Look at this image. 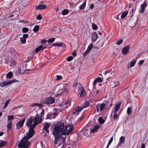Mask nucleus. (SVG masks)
<instances>
[{
	"mask_svg": "<svg viewBox=\"0 0 148 148\" xmlns=\"http://www.w3.org/2000/svg\"><path fill=\"white\" fill-rule=\"evenodd\" d=\"M73 126L69 125L65 126L64 123L60 121L56 124L53 127L52 134L55 137L54 144L56 148H64V144L65 141V137L63 135L68 136L72 132Z\"/></svg>",
	"mask_w": 148,
	"mask_h": 148,
	"instance_id": "obj_1",
	"label": "nucleus"
},
{
	"mask_svg": "<svg viewBox=\"0 0 148 148\" xmlns=\"http://www.w3.org/2000/svg\"><path fill=\"white\" fill-rule=\"evenodd\" d=\"M41 122L40 117L36 115L35 117H30L26 122L27 126L29 127L28 132L26 134L27 136L24 137L18 144V147L21 148H28L30 143L28 141V140L31 138L34 133V128L37 124Z\"/></svg>",
	"mask_w": 148,
	"mask_h": 148,
	"instance_id": "obj_2",
	"label": "nucleus"
},
{
	"mask_svg": "<svg viewBox=\"0 0 148 148\" xmlns=\"http://www.w3.org/2000/svg\"><path fill=\"white\" fill-rule=\"evenodd\" d=\"M97 111L98 113L99 110H100V113H98L96 115L97 117H99L98 121L99 124L94 126L93 127L91 128L90 130L88 126H86L82 130V131L84 134V136L86 137H88L90 136L91 132L94 133L97 131V130L100 128L101 125L102 124V117L100 116L101 114L102 111V104H98L96 106Z\"/></svg>",
	"mask_w": 148,
	"mask_h": 148,
	"instance_id": "obj_3",
	"label": "nucleus"
},
{
	"mask_svg": "<svg viewBox=\"0 0 148 148\" xmlns=\"http://www.w3.org/2000/svg\"><path fill=\"white\" fill-rule=\"evenodd\" d=\"M89 105V103L88 101L85 102L84 105L82 106L78 107L75 109V111H73V113L74 114L76 115H77L79 114V113L84 108L88 107Z\"/></svg>",
	"mask_w": 148,
	"mask_h": 148,
	"instance_id": "obj_4",
	"label": "nucleus"
},
{
	"mask_svg": "<svg viewBox=\"0 0 148 148\" xmlns=\"http://www.w3.org/2000/svg\"><path fill=\"white\" fill-rule=\"evenodd\" d=\"M55 101V99L51 96H50L45 98L43 102L44 103L47 104L49 105L50 104L53 103Z\"/></svg>",
	"mask_w": 148,
	"mask_h": 148,
	"instance_id": "obj_5",
	"label": "nucleus"
},
{
	"mask_svg": "<svg viewBox=\"0 0 148 148\" xmlns=\"http://www.w3.org/2000/svg\"><path fill=\"white\" fill-rule=\"evenodd\" d=\"M16 80H10L8 81H4L0 83V85L1 87H3L5 86H8L9 85H10L11 84L15 82Z\"/></svg>",
	"mask_w": 148,
	"mask_h": 148,
	"instance_id": "obj_6",
	"label": "nucleus"
},
{
	"mask_svg": "<svg viewBox=\"0 0 148 148\" xmlns=\"http://www.w3.org/2000/svg\"><path fill=\"white\" fill-rule=\"evenodd\" d=\"M130 48V45H128L124 47L121 51L122 53L125 55L127 54L129 52Z\"/></svg>",
	"mask_w": 148,
	"mask_h": 148,
	"instance_id": "obj_7",
	"label": "nucleus"
},
{
	"mask_svg": "<svg viewBox=\"0 0 148 148\" xmlns=\"http://www.w3.org/2000/svg\"><path fill=\"white\" fill-rule=\"evenodd\" d=\"M78 93L80 94V96L82 97L86 95V92L83 87L81 86L79 88Z\"/></svg>",
	"mask_w": 148,
	"mask_h": 148,
	"instance_id": "obj_8",
	"label": "nucleus"
},
{
	"mask_svg": "<svg viewBox=\"0 0 148 148\" xmlns=\"http://www.w3.org/2000/svg\"><path fill=\"white\" fill-rule=\"evenodd\" d=\"M25 119L24 118L21 121H20L18 122L16 125V129H18L21 127L23 124L25 122Z\"/></svg>",
	"mask_w": 148,
	"mask_h": 148,
	"instance_id": "obj_9",
	"label": "nucleus"
},
{
	"mask_svg": "<svg viewBox=\"0 0 148 148\" xmlns=\"http://www.w3.org/2000/svg\"><path fill=\"white\" fill-rule=\"evenodd\" d=\"M51 123H50L46 122L45 123V124L43 127V129L45 130L48 133H49V130H48V129Z\"/></svg>",
	"mask_w": 148,
	"mask_h": 148,
	"instance_id": "obj_10",
	"label": "nucleus"
},
{
	"mask_svg": "<svg viewBox=\"0 0 148 148\" xmlns=\"http://www.w3.org/2000/svg\"><path fill=\"white\" fill-rule=\"evenodd\" d=\"M147 4L145 2H144L143 3L141 4L140 5V9L141 11L140 12L142 14H143L144 12L145 8L147 7Z\"/></svg>",
	"mask_w": 148,
	"mask_h": 148,
	"instance_id": "obj_11",
	"label": "nucleus"
},
{
	"mask_svg": "<svg viewBox=\"0 0 148 148\" xmlns=\"http://www.w3.org/2000/svg\"><path fill=\"white\" fill-rule=\"evenodd\" d=\"M46 8V6L45 4L39 5L35 6V9L36 10L45 9Z\"/></svg>",
	"mask_w": 148,
	"mask_h": 148,
	"instance_id": "obj_12",
	"label": "nucleus"
},
{
	"mask_svg": "<svg viewBox=\"0 0 148 148\" xmlns=\"http://www.w3.org/2000/svg\"><path fill=\"white\" fill-rule=\"evenodd\" d=\"M121 102H119L116 104L114 108V111L115 112H117L119 110L121 105Z\"/></svg>",
	"mask_w": 148,
	"mask_h": 148,
	"instance_id": "obj_13",
	"label": "nucleus"
},
{
	"mask_svg": "<svg viewBox=\"0 0 148 148\" xmlns=\"http://www.w3.org/2000/svg\"><path fill=\"white\" fill-rule=\"evenodd\" d=\"M93 45L92 43H91L88 46L87 50L85 51L84 53V55H86L93 48Z\"/></svg>",
	"mask_w": 148,
	"mask_h": 148,
	"instance_id": "obj_14",
	"label": "nucleus"
},
{
	"mask_svg": "<svg viewBox=\"0 0 148 148\" xmlns=\"http://www.w3.org/2000/svg\"><path fill=\"white\" fill-rule=\"evenodd\" d=\"M29 106L30 107L37 106L40 108L42 107V104L36 103H31L29 105Z\"/></svg>",
	"mask_w": 148,
	"mask_h": 148,
	"instance_id": "obj_15",
	"label": "nucleus"
},
{
	"mask_svg": "<svg viewBox=\"0 0 148 148\" xmlns=\"http://www.w3.org/2000/svg\"><path fill=\"white\" fill-rule=\"evenodd\" d=\"M120 142L118 143V145L120 146L122 143H124L125 142V137L121 136L119 139Z\"/></svg>",
	"mask_w": 148,
	"mask_h": 148,
	"instance_id": "obj_16",
	"label": "nucleus"
},
{
	"mask_svg": "<svg viewBox=\"0 0 148 148\" xmlns=\"http://www.w3.org/2000/svg\"><path fill=\"white\" fill-rule=\"evenodd\" d=\"M97 38V35L96 32H94L92 34V41L95 42Z\"/></svg>",
	"mask_w": 148,
	"mask_h": 148,
	"instance_id": "obj_17",
	"label": "nucleus"
},
{
	"mask_svg": "<svg viewBox=\"0 0 148 148\" xmlns=\"http://www.w3.org/2000/svg\"><path fill=\"white\" fill-rule=\"evenodd\" d=\"M104 74L107 76V78H109L111 77L112 73L110 70L107 71L105 72Z\"/></svg>",
	"mask_w": 148,
	"mask_h": 148,
	"instance_id": "obj_18",
	"label": "nucleus"
},
{
	"mask_svg": "<svg viewBox=\"0 0 148 148\" xmlns=\"http://www.w3.org/2000/svg\"><path fill=\"white\" fill-rule=\"evenodd\" d=\"M101 81L102 79L100 77H98L96 78L94 80L93 85H94V86H95L97 83L101 82Z\"/></svg>",
	"mask_w": 148,
	"mask_h": 148,
	"instance_id": "obj_19",
	"label": "nucleus"
},
{
	"mask_svg": "<svg viewBox=\"0 0 148 148\" xmlns=\"http://www.w3.org/2000/svg\"><path fill=\"white\" fill-rule=\"evenodd\" d=\"M44 49V48H43V46L41 45L36 49L35 52L37 53L40 50H43Z\"/></svg>",
	"mask_w": 148,
	"mask_h": 148,
	"instance_id": "obj_20",
	"label": "nucleus"
},
{
	"mask_svg": "<svg viewBox=\"0 0 148 148\" xmlns=\"http://www.w3.org/2000/svg\"><path fill=\"white\" fill-rule=\"evenodd\" d=\"M128 12L127 11H125L123 12L121 16V18H125L127 15Z\"/></svg>",
	"mask_w": 148,
	"mask_h": 148,
	"instance_id": "obj_21",
	"label": "nucleus"
},
{
	"mask_svg": "<svg viewBox=\"0 0 148 148\" xmlns=\"http://www.w3.org/2000/svg\"><path fill=\"white\" fill-rule=\"evenodd\" d=\"M136 61V59H134L131 62L130 64V66L131 67L134 66L135 64Z\"/></svg>",
	"mask_w": 148,
	"mask_h": 148,
	"instance_id": "obj_22",
	"label": "nucleus"
},
{
	"mask_svg": "<svg viewBox=\"0 0 148 148\" xmlns=\"http://www.w3.org/2000/svg\"><path fill=\"white\" fill-rule=\"evenodd\" d=\"M12 123L11 121H10L8 122L7 125L8 130V131H10L11 130L12 128Z\"/></svg>",
	"mask_w": 148,
	"mask_h": 148,
	"instance_id": "obj_23",
	"label": "nucleus"
},
{
	"mask_svg": "<svg viewBox=\"0 0 148 148\" xmlns=\"http://www.w3.org/2000/svg\"><path fill=\"white\" fill-rule=\"evenodd\" d=\"M13 75V73L11 71H10L7 74L6 77L7 78H11L12 77Z\"/></svg>",
	"mask_w": 148,
	"mask_h": 148,
	"instance_id": "obj_24",
	"label": "nucleus"
},
{
	"mask_svg": "<svg viewBox=\"0 0 148 148\" xmlns=\"http://www.w3.org/2000/svg\"><path fill=\"white\" fill-rule=\"evenodd\" d=\"M109 106V103H102V110L105 108H108Z\"/></svg>",
	"mask_w": 148,
	"mask_h": 148,
	"instance_id": "obj_25",
	"label": "nucleus"
},
{
	"mask_svg": "<svg viewBox=\"0 0 148 148\" xmlns=\"http://www.w3.org/2000/svg\"><path fill=\"white\" fill-rule=\"evenodd\" d=\"M69 12V10H64L62 11L61 13L63 15L67 14Z\"/></svg>",
	"mask_w": 148,
	"mask_h": 148,
	"instance_id": "obj_26",
	"label": "nucleus"
},
{
	"mask_svg": "<svg viewBox=\"0 0 148 148\" xmlns=\"http://www.w3.org/2000/svg\"><path fill=\"white\" fill-rule=\"evenodd\" d=\"M86 0H85L83 4L79 7L80 9H83L85 8L86 5Z\"/></svg>",
	"mask_w": 148,
	"mask_h": 148,
	"instance_id": "obj_27",
	"label": "nucleus"
},
{
	"mask_svg": "<svg viewBox=\"0 0 148 148\" xmlns=\"http://www.w3.org/2000/svg\"><path fill=\"white\" fill-rule=\"evenodd\" d=\"M113 140V137H112L109 141L108 142V144L107 145V147L106 148H108L109 145H110V144H111L112 142V141Z\"/></svg>",
	"mask_w": 148,
	"mask_h": 148,
	"instance_id": "obj_28",
	"label": "nucleus"
},
{
	"mask_svg": "<svg viewBox=\"0 0 148 148\" xmlns=\"http://www.w3.org/2000/svg\"><path fill=\"white\" fill-rule=\"evenodd\" d=\"M39 27L38 25H36L33 28V31L34 32H36L38 31L39 30Z\"/></svg>",
	"mask_w": 148,
	"mask_h": 148,
	"instance_id": "obj_29",
	"label": "nucleus"
},
{
	"mask_svg": "<svg viewBox=\"0 0 148 148\" xmlns=\"http://www.w3.org/2000/svg\"><path fill=\"white\" fill-rule=\"evenodd\" d=\"M53 45L55 46L58 47H62V42H60L59 43H53Z\"/></svg>",
	"mask_w": 148,
	"mask_h": 148,
	"instance_id": "obj_30",
	"label": "nucleus"
},
{
	"mask_svg": "<svg viewBox=\"0 0 148 148\" xmlns=\"http://www.w3.org/2000/svg\"><path fill=\"white\" fill-rule=\"evenodd\" d=\"M123 41V40L122 39H120L117 40L116 42V44L117 45H119L122 44Z\"/></svg>",
	"mask_w": 148,
	"mask_h": 148,
	"instance_id": "obj_31",
	"label": "nucleus"
},
{
	"mask_svg": "<svg viewBox=\"0 0 148 148\" xmlns=\"http://www.w3.org/2000/svg\"><path fill=\"white\" fill-rule=\"evenodd\" d=\"M62 92H65L67 93L69 92V90L68 88H64L63 89H61Z\"/></svg>",
	"mask_w": 148,
	"mask_h": 148,
	"instance_id": "obj_32",
	"label": "nucleus"
},
{
	"mask_svg": "<svg viewBox=\"0 0 148 148\" xmlns=\"http://www.w3.org/2000/svg\"><path fill=\"white\" fill-rule=\"evenodd\" d=\"M6 144V142L5 141H2L0 143V147L5 146Z\"/></svg>",
	"mask_w": 148,
	"mask_h": 148,
	"instance_id": "obj_33",
	"label": "nucleus"
},
{
	"mask_svg": "<svg viewBox=\"0 0 148 148\" xmlns=\"http://www.w3.org/2000/svg\"><path fill=\"white\" fill-rule=\"evenodd\" d=\"M10 101V100L9 99H8V100H7L6 101V102L4 104V106L3 107V108L5 109L6 108V107L8 106V104L9 103Z\"/></svg>",
	"mask_w": 148,
	"mask_h": 148,
	"instance_id": "obj_34",
	"label": "nucleus"
},
{
	"mask_svg": "<svg viewBox=\"0 0 148 148\" xmlns=\"http://www.w3.org/2000/svg\"><path fill=\"white\" fill-rule=\"evenodd\" d=\"M131 107H128L127 110V113L128 115H130L131 114Z\"/></svg>",
	"mask_w": 148,
	"mask_h": 148,
	"instance_id": "obj_35",
	"label": "nucleus"
},
{
	"mask_svg": "<svg viewBox=\"0 0 148 148\" xmlns=\"http://www.w3.org/2000/svg\"><path fill=\"white\" fill-rule=\"evenodd\" d=\"M92 29L95 30H96L97 29L98 27L94 23L92 24Z\"/></svg>",
	"mask_w": 148,
	"mask_h": 148,
	"instance_id": "obj_36",
	"label": "nucleus"
},
{
	"mask_svg": "<svg viewBox=\"0 0 148 148\" xmlns=\"http://www.w3.org/2000/svg\"><path fill=\"white\" fill-rule=\"evenodd\" d=\"M29 29L27 27H24L22 29V32L23 33H26L28 31Z\"/></svg>",
	"mask_w": 148,
	"mask_h": 148,
	"instance_id": "obj_37",
	"label": "nucleus"
},
{
	"mask_svg": "<svg viewBox=\"0 0 148 148\" xmlns=\"http://www.w3.org/2000/svg\"><path fill=\"white\" fill-rule=\"evenodd\" d=\"M104 116H103V118H104V119H103L102 118V124L104 123L105 122V120L106 119L107 117V114H106L105 115H104Z\"/></svg>",
	"mask_w": 148,
	"mask_h": 148,
	"instance_id": "obj_38",
	"label": "nucleus"
},
{
	"mask_svg": "<svg viewBox=\"0 0 148 148\" xmlns=\"http://www.w3.org/2000/svg\"><path fill=\"white\" fill-rule=\"evenodd\" d=\"M14 119V116L12 115H11L10 116H8V121L13 119Z\"/></svg>",
	"mask_w": 148,
	"mask_h": 148,
	"instance_id": "obj_39",
	"label": "nucleus"
},
{
	"mask_svg": "<svg viewBox=\"0 0 148 148\" xmlns=\"http://www.w3.org/2000/svg\"><path fill=\"white\" fill-rule=\"evenodd\" d=\"M114 85L112 87V88H115L116 86H117L119 84V83L118 81H115L114 83Z\"/></svg>",
	"mask_w": 148,
	"mask_h": 148,
	"instance_id": "obj_40",
	"label": "nucleus"
},
{
	"mask_svg": "<svg viewBox=\"0 0 148 148\" xmlns=\"http://www.w3.org/2000/svg\"><path fill=\"white\" fill-rule=\"evenodd\" d=\"M73 57L72 56H69L67 58L66 60L67 61L69 62L73 60Z\"/></svg>",
	"mask_w": 148,
	"mask_h": 148,
	"instance_id": "obj_41",
	"label": "nucleus"
},
{
	"mask_svg": "<svg viewBox=\"0 0 148 148\" xmlns=\"http://www.w3.org/2000/svg\"><path fill=\"white\" fill-rule=\"evenodd\" d=\"M20 40L22 43L25 44L26 42V39L23 37H21L20 38Z\"/></svg>",
	"mask_w": 148,
	"mask_h": 148,
	"instance_id": "obj_42",
	"label": "nucleus"
},
{
	"mask_svg": "<svg viewBox=\"0 0 148 148\" xmlns=\"http://www.w3.org/2000/svg\"><path fill=\"white\" fill-rule=\"evenodd\" d=\"M56 77V80H57L61 79L62 78V76L60 75H57Z\"/></svg>",
	"mask_w": 148,
	"mask_h": 148,
	"instance_id": "obj_43",
	"label": "nucleus"
},
{
	"mask_svg": "<svg viewBox=\"0 0 148 148\" xmlns=\"http://www.w3.org/2000/svg\"><path fill=\"white\" fill-rule=\"evenodd\" d=\"M55 40V38H52L50 39H49L48 40L47 42L48 43H51L53 42Z\"/></svg>",
	"mask_w": 148,
	"mask_h": 148,
	"instance_id": "obj_44",
	"label": "nucleus"
},
{
	"mask_svg": "<svg viewBox=\"0 0 148 148\" xmlns=\"http://www.w3.org/2000/svg\"><path fill=\"white\" fill-rule=\"evenodd\" d=\"M21 68H19L18 69V70L17 71H16V73L17 75L19 74L21 72Z\"/></svg>",
	"mask_w": 148,
	"mask_h": 148,
	"instance_id": "obj_45",
	"label": "nucleus"
},
{
	"mask_svg": "<svg viewBox=\"0 0 148 148\" xmlns=\"http://www.w3.org/2000/svg\"><path fill=\"white\" fill-rule=\"evenodd\" d=\"M36 18L37 19H38L39 20H41L42 18V17L41 14H39L37 16Z\"/></svg>",
	"mask_w": 148,
	"mask_h": 148,
	"instance_id": "obj_46",
	"label": "nucleus"
},
{
	"mask_svg": "<svg viewBox=\"0 0 148 148\" xmlns=\"http://www.w3.org/2000/svg\"><path fill=\"white\" fill-rule=\"evenodd\" d=\"M71 100L70 99H67L66 102L64 103V104L65 105L67 104L70 105V103Z\"/></svg>",
	"mask_w": 148,
	"mask_h": 148,
	"instance_id": "obj_47",
	"label": "nucleus"
},
{
	"mask_svg": "<svg viewBox=\"0 0 148 148\" xmlns=\"http://www.w3.org/2000/svg\"><path fill=\"white\" fill-rule=\"evenodd\" d=\"M28 34H25L23 35L22 37L24 38L25 39H26V38L28 37Z\"/></svg>",
	"mask_w": 148,
	"mask_h": 148,
	"instance_id": "obj_48",
	"label": "nucleus"
},
{
	"mask_svg": "<svg viewBox=\"0 0 148 148\" xmlns=\"http://www.w3.org/2000/svg\"><path fill=\"white\" fill-rule=\"evenodd\" d=\"M116 113V112H114V114L113 116V118L114 119H116L118 117L117 114Z\"/></svg>",
	"mask_w": 148,
	"mask_h": 148,
	"instance_id": "obj_49",
	"label": "nucleus"
},
{
	"mask_svg": "<svg viewBox=\"0 0 148 148\" xmlns=\"http://www.w3.org/2000/svg\"><path fill=\"white\" fill-rule=\"evenodd\" d=\"M11 63L12 65L14 66H15L16 64V62L13 60H11Z\"/></svg>",
	"mask_w": 148,
	"mask_h": 148,
	"instance_id": "obj_50",
	"label": "nucleus"
},
{
	"mask_svg": "<svg viewBox=\"0 0 148 148\" xmlns=\"http://www.w3.org/2000/svg\"><path fill=\"white\" fill-rule=\"evenodd\" d=\"M144 60H141L139 61V64L140 65H142L144 62Z\"/></svg>",
	"mask_w": 148,
	"mask_h": 148,
	"instance_id": "obj_51",
	"label": "nucleus"
},
{
	"mask_svg": "<svg viewBox=\"0 0 148 148\" xmlns=\"http://www.w3.org/2000/svg\"><path fill=\"white\" fill-rule=\"evenodd\" d=\"M76 51L74 50L73 52L72 53V54L73 56H75L76 55Z\"/></svg>",
	"mask_w": 148,
	"mask_h": 148,
	"instance_id": "obj_52",
	"label": "nucleus"
},
{
	"mask_svg": "<svg viewBox=\"0 0 148 148\" xmlns=\"http://www.w3.org/2000/svg\"><path fill=\"white\" fill-rule=\"evenodd\" d=\"M46 42V40L44 39L42 40L41 41V42L42 43H43Z\"/></svg>",
	"mask_w": 148,
	"mask_h": 148,
	"instance_id": "obj_53",
	"label": "nucleus"
},
{
	"mask_svg": "<svg viewBox=\"0 0 148 148\" xmlns=\"http://www.w3.org/2000/svg\"><path fill=\"white\" fill-rule=\"evenodd\" d=\"M94 5L93 4H91L90 6V8L91 9H92L94 7Z\"/></svg>",
	"mask_w": 148,
	"mask_h": 148,
	"instance_id": "obj_54",
	"label": "nucleus"
},
{
	"mask_svg": "<svg viewBox=\"0 0 148 148\" xmlns=\"http://www.w3.org/2000/svg\"><path fill=\"white\" fill-rule=\"evenodd\" d=\"M77 84H78L77 82H75L73 84V86H77Z\"/></svg>",
	"mask_w": 148,
	"mask_h": 148,
	"instance_id": "obj_55",
	"label": "nucleus"
},
{
	"mask_svg": "<svg viewBox=\"0 0 148 148\" xmlns=\"http://www.w3.org/2000/svg\"><path fill=\"white\" fill-rule=\"evenodd\" d=\"M145 146L144 144H142L141 145V148H145Z\"/></svg>",
	"mask_w": 148,
	"mask_h": 148,
	"instance_id": "obj_56",
	"label": "nucleus"
},
{
	"mask_svg": "<svg viewBox=\"0 0 148 148\" xmlns=\"http://www.w3.org/2000/svg\"><path fill=\"white\" fill-rule=\"evenodd\" d=\"M55 10L56 11H57L59 10V8L58 7H56L55 8Z\"/></svg>",
	"mask_w": 148,
	"mask_h": 148,
	"instance_id": "obj_57",
	"label": "nucleus"
},
{
	"mask_svg": "<svg viewBox=\"0 0 148 148\" xmlns=\"http://www.w3.org/2000/svg\"><path fill=\"white\" fill-rule=\"evenodd\" d=\"M136 9V6L135 7V9H134L133 8L132 10V13H133V12H135V9Z\"/></svg>",
	"mask_w": 148,
	"mask_h": 148,
	"instance_id": "obj_58",
	"label": "nucleus"
},
{
	"mask_svg": "<svg viewBox=\"0 0 148 148\" xmlns=\"http://www.w3.org/2000/svg\"><path fill=\"white\" fill-rule=\"evenodd\" d=\"M44 110H42V112L41 113V116H42H42L43 115V114L44 113Z\"/></svg>",
	"mask_w": 148,
	"mask_h": 148,
	"instance_id": "obj_59",
	"label": "nucleus"
},
{
	"mask_svg": "<svg viewBox=\"0 0 148 148\" xmlns=\"http://www.w3.org/2000/svg\"><path fill=\"white\" fill-rule=\"evenodd\" d=\"M103 6L105 8H106V4H104V3H102V6Z\"/></svg>",
	"mask_w": 148,
	"mask_h": 148,
	"instance_id": "obj_60",
	"label": "nucleus"
},
{
	"mask_svg": "<svg viewBox=\"0 0 148 148\" xmlns=\"http://www.w3.org/2000/svg\"><path fill=\"white\" fill-rule=\"evenodd\" d=\"M132 3L130 4L129 5V8H130L131 7H132Z\"/></svg>",
	"mask_w": 148,
	"mask_h": 148,
	"instance_id": "obj_61",
	"label": "nucleus"
},
{
	"mask_svg": "<svg viewBox=\"0 0 148 148\" xmlns=\"http://www.w3.org/2000/svg\"><path fill=\"white\" fill-rule=\"evenodd\" d=\"M112 105V103H111L110 105V107L108 108V109L110 108L111 107Z\"/></svg>",
	"mask_w": 148,
	"mask_h": 148,
	"instance_id": "obj_62",
	"label": "nucleus"
},
{
	"mask_svg": "<svg viewBox=\"0 0 148 148\" xmlns=\"http://www.w3.org/2000/svg\"><path fill=\"white\" fill-rule=\"evenodd\" d=\"M3 134V133L1 132L0 133V136H2Z\"/></svg>",
	"mask_w": 148,
	"mask_h": 148,
	"instance_id": "obj_63",
	"label": "nucleus"
},
{
	"mask_svg": "<svg viewBox=\"0 0 148 148\" xmlns=\"http://www.w3.org/2000/svg\"><path fill=\"white\" fill-rule=\"evenodd\" d=\"M99 92V91L98 90H97L96 92V94H98V93Z\"/></svg>",
	"mask_w": 148,
	"mask_h": 148,
	"instance_id": "obj_64",
	"label": "nucleus"
}]
</instances>
